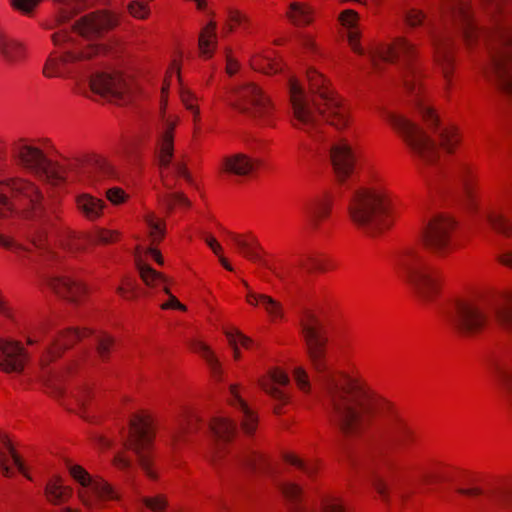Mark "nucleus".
<instances>
[{
    "mask_svg": "<svg viewBox=\"0 0 512 512\" xmlns=\"http://www.w3.org/2000/svg\"><path fill=\"white\" fill-rule=\"evenodd\" d=\"M434 55L437 63L442 67L445 77H448L453 65L452 43L449 33H435L432 35Z\"/></svg>",
    "mask_w": 512,
    "mask_h": 512,
    "instance_id": "27",
    "label": "nucleus"
},
{
    "mask_svg": "<svg viewBox=\"0 0 512 512\" xmlns=\"http://www.w3.org/2000/svg\"><path fill=\"white\" fill-rule=\"evenodd\" d=\"M52 41L56 46L67 43V47L59 52L51 53L45 61L42 73L47 78L70 77L87 82L92 93L111 102H119L127 93L125 79L116 72L92 73L95 63L92 55L105 53L107 46L91 45L85 51L70 47L67 35L55 33Z\"/></svg>",
    "mask_w": 512,
    "mask_h": 512,
    "instance_id": "3",
    "label": "nucleus"
},
{
    "mask_svg": "<svg viewBox=\"0 0 512 512\" xmlns=\"http://www.w3.org/2000/svg\"><path fill=\"white\" fill-rule=\"evenodd\" d=\"M176 121L171 117L162 115L161 125L158 127V151L159 166L162 169L169 168L173 156V131Z\"/></svg>",
    "mask_w": 512,
    "mask_h": 512,
    "instance_id": "23",
    "label": "nucleus"
},
{
    "mask_svg": "<svg viewBox=\"0 0 512 512\" xmlns=\"http://www.w3.org/2000/svg\"><path fill=\"white\" fill-rule=\"evenodd\" d=\"M285 461L287 463L297 467L298 469L302 470L304 473H306L308 475H311L315 470L313 465L307 464L302 459H300L297 456L292 455V454H287L285 456Z\"/></svg>",
    "mask_w": 512,
    "mask_h": 512,
    "instance_id": "52",
    "label": "nucleus"
},
{
    "mask_svg": "<svg viewBox=\"0 0 512 512\" xmlns=\"http://www.w3.org/2000/svg\"><path fill=\"white\" fill-rule=\"evenodd\" d=\"M117 23L115 16L94 12L83 16L79 21L76 22L75 28L84 37L87 38H98L105 31L114 27Z\"/></svg>",
    "mask_w": 512,
    "mask_h": 512,
    "instance_id": "21",
    "label": "nucleus"
},
{
    "mask_svg": "<svg viewBox=\"0 0 512 512\" xmlns=\"http://www.w3.org/2000/svg\"><path fill=\"white\" fill-rule=\"evenodd\" d=\"M330 160L338 180L343 181L353 172L356 156L351 146L341 139L330 146Z\"/></svg>",
    "mask_w": 512,
    "mask_h": 512,
    "instance_id": "20",
    "label": "nucleus"
},
{
    "mask_svg": "<svg viewBox=\"0 0 512 512\" xmlns=\"http://www.w3.org/2000/svg\"><path fill=\"white\" fill-rule=\"evenodd\" d=\"M146 3L147 2H128L127 9L134 17L145 18L149 13Z\"/></svg>",
    "mask_w": 512,
    "mask_h": 512,
    "instance_id": "53",
    "label": "nucleus"
},
{
    "mask_svg": "<svg viewBox=\"0 0 512 512\" xmlns=\"http://www.w3.org/2000/svg\"><path fill=\"white\" fill-rule=\"evenodd\" d=\"M388 121L397 130L417 158L419 165L431 167L432 171H423L427 178L444 179L462 187L468 209L476 210V200L472 189V171L463 162L443 167L439 162L438 143L428 136L418 125L403 116L389 114Z\"/></svg>",
    "mask_w": 512,
    "mask_h": 512,
    "instance_id": "5",
    "label": "nucleus"
},
{
    "mask_svg": "<svg viewBox=\"0 0 512 512\" xmlns=\"http://www.w3.org/2000/svg\"><path fill=\"white\" fill-rule=\"evenodd\" d=\"M396 265L407 281L425 300H429L437 291L438 276L422 254L421 248L406 247L397 257Z\"/></svg>",
    "mask_w": 512,
    "mask_h": 512,
    "instance_id": "11",
    "label": "nucleus"
},
{
    "mask_svg": "<svg viewBox=\"0 0 512 512\" xmlns=\"http://www.w3.org/2000/svg\"><path fill=\"white\" fill-rule=\"evenodd\" d=\"M70 475L84 488L78 492L82 503L91 507L93 497L98 500H111L116 498L113 488L102 479H93L89 473L79 465H69Z\"/></svg>",
    "mask_w": 512,
    "mask_h": 512,
    "instance_id": "16",
    "label": "nucleus"
},
{
    "mask_svg": "<svg viewBox=\"0 0 512 512\" xmlns=\"http://www.w3.org/2000/svg\"><path fill=\"white\" fill-rule=\"evenodd\" d=\"M41 237H42L41 235L39 237L33 236L31 238V242L33 243V245L36 248L39 249L40 255H41L43 261L45 262V264L47 266H49L50 264H52L54 262L58 263L60 261V256L56 252L44 248L43 244H42Z\"/></svg>",
    "mask_w": 512,
    "mask_h": 512,
    "instance_id": "45",
    "label": "nucleus"
},
{
    "mask_svg": "<svg viewBox=\"0 0 512 512\" xmlns=\"http://www.w3.org/2000/svg\"><path fill=\"white\" fill-rule=\"evenodd\" d=\"M82 170L92 182L100 181L114 174L112 166L105 159L98 156L88 157L83 162Z\"/></svg>",
    "mask_w": 512,
    "mask_h": 512,
    "instance_id": "30",
    "label": "nucleus"
},
{
    "mask_svg": "<svg viewBox=\"0 0 512 512\" xmlns=\"http://www.w3.org/2000/svg\"><path fill=\"white\" fill-rule=\"evenodd\" d=\"M332 207V197L329 194L317 196L304 206V216L307 227L317 231L321 222L328 217Z\"/></svg>",
    "mask_w": 512,
    "mask_h": 512,
    "instance_id": "24",
    "label": "nucleus"
},
{
    "mask_svg": "<svg viewBox=\"0 0 512 512\" xmlns=\"http://www.w3.org/2000/svg\"><path fill=\"white\" fill-rule=\"evenodd\" d=\"M247 302L251 305H260L273 318L283 317V309L280 302L265 294L249 292L247 294Z\"/></svg>",
    "mask_w": 512,
    "mask_h": 512,
    "instance_id": "34",
    "label": "nucleus"
},
{
    "mask_svg": "<svg viewBox=\"0 0 512 512\" xmlns=\"http://www.w3.org/2000/svg\"><path fill=\"white\" fill-rule=\"evenodd\" d=\"M227 102L238 112L261 124H269L274 113L270 98L252 82L233 85L228 92Z\"/></svg>",
    "mask_w": 512,
    "mask_h": 512,
    "instance_id": "12",
    "label": "nucleus"
},
{
    "mask_svg": "<svg viewBox=\"0 0 512 512\" xmlns=\"http://www.w3.org/2000/svg\"><path fill=\"white\" fill-rule=\"evenodd\" d=\"M29 209L33 210L34 217L39 218L43 224L52 225L51 216L42 202V195L32 183L20 178H11L0 183V219ZM0 245L17 254L28 251L26 247L2 235Z\"/></svg>",
    "mask_w": 512,
    "mask_h": 512,
    "instance_id": "7",
    "label": "nucleus"
},
{
    "mask_svg": "<svg viewBox=\"0 0 512 512\" xmlns=\"http://www.w3.org/2000/svg\"><path fill=\"white\" fill-rule=\"evenodd\" d=\"M191 346L194 349V351L201 354V356L206 360V362L208 363L212 372L215 375L220 373V362L206 344H204L201 341L195 340Z\"/></svg>",
    "mask_w": 512,
    "mask_h": 512,
    "instance_id": "43",
    "label": "nucleus"
},
{
    "mask_svg": "<svg viewBox=\"0 0 512 512\" xmlns=\"http://www.w3.org/2000/svg\"><path fill=\"white\" fill-rule=\"evenodd\" d=\"M15 11H18L26 16H31L36 10L39 2H11Z\"/></svg>",
    "mask_w": 512,
    "mask_h": 512,
    "instance_id": "55",
    "label": "nucleus"
},
{
    "mask_svg": "<svg viewBox=\"0 0 512 512\" xmlns=\"http://www.w3.org/2000/svg\"><path fill=\"white\" fill-rule=\"evenodd\" d=\"M300 326L309 360L318 374L331 423L345 436L373 431L392 448L399 451L409 449L416 434L400 410L364 383L331 371L326 358L327 337L321 320L313 312L305 311Z\"/></svg>",
    "mask_w": 512,
    "mask_h": 512,
    "instance_id": "1",
    "label": "nucleus"
},
{
    "mask_svg": "<svg viewBox=\"0 0 512 512\" xmlns=\"http://www.w3.org/2000/svg\"><path fill=\"white\" fill-rule=\"evenodd\" d=\"M153 437L152 420L148 416L135 415L130 420L125 445L137 455L139 465L150 478L156 477L149 456Z\"/></svg>",
    "mask_w": 512,
    "mask_h": 512,
    "instance_id": "14",
    "label": "nucleus"
},
{
    "mask_svg": "<svg viewBox=\"0 0 512 512\" xmlns=\"http://www.w3.org/2000/svg\"><path fill=\"white\" fill-rule=\"evenodd\" d=\"M26 360L27 353L19 342L0 340V369L7 373H20Z\"/></svg>",
    "mask_w": 512,
    "mask_h": 512,
    "instance_id": "22",
    "label": "nucleus"
},
{
    "mask_svg": "<svg viewBox=\"0 0 512 512\" xmlns=\"http://www.w3.org/2000/svg\"><path fill=\"white\" fill-rule=\"evenodd\" d=\"M281 490L284 496L292 502V512H308L305 507L300 505L302 489L295 483L284 482L281 484Z\"/></svg>",
    "mask_w": 512,
    "mask_h": 512,
    "instance_id": "40",
    "label": "nucleus"
},
{
    "mask_svg": "<svg viewBox=\"0 0 512 512\" xmlns=\"http://www.w3.org/2000/svg\"><path fill=\"white\" fill-rule=\"evenodd\" d=\"M119 237V232L116 230H108L99 228L96 230L93 239L101 244H108L116 241Z\"/></svg>",
    "mask_w": 512,
    "mask_h": 512,
    "instance_id": "49",
    "label": "nucleus"
},
{
    "mask_svg": "<svg viewBox=\"0 0 512 512\" xmlns=\"http://www.w3.org/2000/svg\"><path fill=\"white\" fill-rule=\"evenodd\" d=\"M447 328L464 339L479 334L488 324V313L483 303L471 296L451 298L442 309Z\"/></svg>",
    "mask_w": 512,
    "mask_h": 512,
    "instance_id": "10",
    "label": "nucleus"
},
{
    "mask_svg": "<svg viewBox=\"0 0 512 512\" xmlns=\"http://www.w3.org/2000/svg\"><path fill=\"white\" fill-rule=\"evenodd\" d=\"M322 512H346L343 504L336 498H330L323 501Z\"/></svg>",
    "mask_w": 512,
    "mask_h": 512,
    "instance_id": "57",
    "label": "nucleus"
},
{
    "mask_svg": "<svg viewBox=\"0 0 512 512\" xmlns=\"http://www.w3.org/2000/svg\"><path fill=\"white\" fill-rule=\"evenodd\" d=\"M210 429L215 437V444L211 454V464L220 472L222 468L240 466L247 469L257 470L265 466V459L257 451L238 446L231 449L226 447L227 443L236 434V425L226 417L215 418Z\"/></svg>",
    "mask_w": 512,
    "mask_h": 512,
    "instance_id": "9",
    "label": "nucleus"
},
{
    "mask_svg": "<svg viewBox=\"0 0 512 512\" xmlns=\"http://www.w3.org/2000/svg\"><path fill=\"white\" fill-rule=\"evenodd\" d=\"M455 221L444 214L434 216L424 226L422 242L426 250L438 255H446L453 247L452 231Z\"/></svg>",
    "mask_w": 512,
    "mask_h": 512,
    "instance_id": "15",
    "label": "nucleus"
},
{
    "mask_svg": "<svg viewBox=\"0 0 512 512\" xmlns=\"http://www.w3.org/2000/svg\"><path fill=\"white\" fill-rule=\"evenodd\" d=\"M310 94L293 77L288 79V90L293 112L294 127L309 133L320 129L321 119L338 129L348 125V108L326 84L322 74L316 70L307 71Z\"/></svg>",
    "mask_w": 512,
    "mask_h": 512,
    "instance_id": "4",
    "label": "nucleus"
},
{
    "mask_svg": "<svg viewBox=\"0 0 512 512\" xmlns=\"http://www.w3.org/2000/svg\"><path fill=\"white\" fill-rule=\"evenodd\" d=\"M299 265L308 272L323 269V264L321 260L313 256H308L305 259L301 260Z\"/></svg>",
    "mask_w": 512,
    "mask_h": 512,
    "instance_id": "56",
    "label": "nucleus"
},
{
    "mask_svg": "<svg viewBox=\"0 0 512 512\" xmlns=\"http://www.w3.org/2000/svg\"><path fill=\"white\" fill-rule=\"evenodd\" d=\"M289 383L288 376L282 371H274L271 375L269 382L262 383L263 390L269 394L275 401L286 404L288 402V395L278 388L276 385L286 386Z\"/></svg>",
    "mask_w": 512,
    "mask_h": 512,
    "instance_id": "32",
    "label": "nucleus"
},
{
    "mask_svg": "<svg viewBox=\"0 0 512 512\" xmlns=\"http://www.w3.org/2000/svg\"><path fill=\"white\" fill-rule=\"evenodd\" d=\"M90 393V390L88 388H85L76 396V401L82 409H86L87 398L90 396Z\"/></svg>",
    "mask_w": 512,
    "mask_h": 512,
    "instance_id": "63",
    "label": "nucleus"
},
{
    "mask_svg": "<svg viewBox=\"0 0 512 512\" xmlns=\"http://www.w3.org/2000/svg\"><path fill=\"white\" fill-rule=\"evenodd\" d=\"M10 155L16 165L36 176L57 183L64 180V172L54 164L44 152L25 139H18L9 147Z\"/></svg>",
    "mask_w": 512,
    "mask_h": 512,
    "instance_id": "13",
    "label": "nucleus"
},
{
    "mask_svg": "<svg viewBox=\"0 0 512 512\" xmlns=\"http://www.w3.org/2000/svg\"><path fill=\"white\" fill-rule=\"evenodd\" d=\"M45 493L50 502L60 504L71 496L72 490L58 481H50L46 485Z\"/></svg>",
    "mask_w": 512,
    "mask_h": 512,
    "instance_id": "41",
    "label": "nucleus"
},
{
    "mask_svg": "<svg viewBox=\"0 0 512 512\" xmlns=\"http://www.w3.org/2000/svg\"><path fill=\"white\" fill-rule=\"evenodd\" d=\"M387 471H378L374 476V485L378 493L386 498L388 491L396 484L394 476L390 473V467Z\"/></svg>",
    "mask_w": 512,
    "mask_h": 512,
    "instance_id": "42",
    "label": "nucleus"
},
{
    "mask_svg": "<svg viewBox=\"0 0 512 512\" xmlns=\"http://www.w3.org/2000/svg\"><path fill=\"white\" fill-rule=\"evenodd\" d=\"M173 170L176 175L183 177L187 182L192 184V177L187 171L185 165L181 162H175L173 164Z\"/></svg>",
    "mask_w": 512,
    "mask_h": 512,
    "instance_id": "61",
    "label": "nucleus"
},
{
    "mask_svg": "<svg viewBox=\"0 0 512 512\" xmlns=\"http://www.w3.org/2000/svg\"><path fill=\"white\" fill-rule=\"evenodd\" d=\"M496 318L504 329L512 332V296L503 306L497 308Z\"/></svg>",
    "mask_w": 512,
    "mask_h": 512,
    "instance_id": "44",
    "label": "nucleus"
},
{
    "mask_svg": "<svg viewBox=\"0 0 512 512\" xmlns=\"http://www.w3.org/2000/svg\"><path fill=\"white\" fill-rule=\"evenodd\" d=\"M1 442L3 444V449L0 448V470L3 475L6 477H10L12 475L10 467L7 465L8 455L13 459L14 464L17 466L18 470L28 479H31L30 476L25 472L24 465L20 459V457L15 452L10 440L6 436L1 437Z\"/></svg>",
    "mask_w": 512,
    "mask_h": 512,
    "instance_id": "31",
    "label": "nucleus"
},
{
    "mask_svg": "<svg viewBox=\"0 0 512 512\" xmlns=\"http://www.w3.org/2000/svg\"><path fill=\"white\" fill-rule=\"evenodd\" d=\"M230 393L232 396L231 404L238 408L242 413V427L243 430L250 434L255 430L257 424V418L254 413L250 410L248 405L244 402L242 398L238 395L237 387L232 385L230 387Z\"/></svg>",
    "mask_w": 512,
    "mask_h": 512,
    "instance_id": "33",
    "label": "nucleus"
},
{
    "mask_svg": "<svg viewBox=\"0 0 512 512\" xmlns=\"http://www.w3.org/2000/svg\"><path fill=\"white\" fill-rule=\"evenodd\" d=\"M142 501L152 512H162L167 507V501L163 495L144 497Z\"/></svg>",
    "mask_w": 512,
    "mask_h": 512,
    "instance_id": "48",
    "label": "nucleus"
},
{
    "mask_svg": "<svg viewBox=\"0 0 512 512\" xmlns=\"http://www.w3.org/2000/svg\"><path fill=\"white\" fill-rule=\"evenodd\" d=\"M61 241L63 247L70 252L80 251L83 248L80 239L72 231H67Z\"/></svg>",
    "mask_w": 512,
    "mask_h": 512,
    "instance_id": "50",
    "label": "nucleus"
},
{
    "mask_svg": "<svg viewBox=\"0 0 512 512\" xmlns=\"http://www.w3.org/2000/svg\"><path fill=\"white\" fill-rule=\"evenodd\" d=\"M139 272L142 280L145 282L148 286H159L163 285L164 291L169 295V300L161 305L162 309H179V310H186V307L181 304L178 299L173 296L168 287L166 286V278L161 273H158L153 268L146 264H140L139 265Z\"/></svg>",
    "mask_w": 512,
    "mask_h": 512,
    "instance_id": "28",
    "label": "nucleus"
},
{
    "mask_svg": "<svg viewBox=\"0 0 512 512\" xmlns=\"http://www.w3.org/2000/svg\"><path fill=\"white\" fill-rule=\"evenodd\" d=\"M251 66L253 69L262 71L266 74H276L283 70L281 60L272 53L254 56L251 59Z\"/></svg>",
    "mask_w": 512,
    "mask_h": 512,
    "instance_id": "36",
    "label": "nucleus"
},
{
    "mask_svg": "<svg viewBox=\"0 0 512 512\" xmlns=\"http://www.w3.org/2000/svg\"><path fill=\"white\" fill-rule=\"evenodd\" d=\"M77 207L89 220H95L102 214L104 202L96 197L83 194L77 198Z\"/></svg>",
    "mask_w": 512,
    "mask_h": 512,
    "instance_id": "35",
    "label": "nucleus"
},
{
    "mask_svg": "<svg viewBox=\"0 0 512 512\" xmlns=\"http://www.w3.org/2000/svg\"><path fill=\"white\" fill-rule=\"evenodd\" d=\"M46 281L58 296L74 304L80 303L86 294L82 283L67 275L47 271Z\"/></svg>",
    "mask_w": 512,
    "mask_h": 512,
    "instance_id": "18",
    "label": "nucleus"
},
{
    "mask_svg": "<svg viewBox=\"0 0 512 512\" xmlns=\"http://www.w3.org/2000/svg\"><path fill=\"white\" fill-rule=\"evenodd\" d=\"M294 380L300 390L306 393L310 391L311 385L305 369L302 367H296L294 369Z\"/></svg>",
    "mask_w": 512,
    "mask_h": 512,
    "instance_id": "51",
    "label": "nucleus"
},
{
    "mask_svg": "<svg viewBox=\"0 0 512 512\" xmlns=\"http://www.w3.org/2000/svg\"><path fill=\"white\" fill-rule=\"evenodd\" d=\"M342 26L348 30L349 45L359 55H367L374 69H379L382 62H397L403 65V84L406 90L415 94V105L424 121L437 136L439 145L447 152H452L459 142L454 128L445 127L439 123L438 116L432 108L418 97L417 80L418 72L414 66L416 56L415 46L403 37H398L393 44L381 49L365 51L359 44L360 34L356 29L358 15L353 10H345L339 16Z\"/></svg>",
    "mask_w": 512,
    "mask_h": 512,
    "instance_id": "2",
    "label": "nucleus"
},
{
    "mask_svg": "<svg viewBox=\"0 0 512 512\" xmlns=\"http://www.w3.org/2000/svg\"><path fill=\"white\" fill-rule=\"evenodd\" d=\"M181 99L185 107L193 112L195 117L198 116L199 110L194 103V96L190 92H182Z\"/></svg>",
    "mask_w": 512,
    "mask_h": 512,
    "instance_id": "60",
    "label": "nucleus"
},
{
    "mask_svg": "<svg viewBox=\"0 0 512 512\" xmlns=\"http://www.w3.org/2000/svg\"><path fill=\"white\" fill-rule=\"evenodd\" d=\"M27 48L23 42L10 37L0 22V57L9 66H15L26 58Z\"/></svg>",
    "mask_w": 512,
    "mask_h": 512,
    "instance_id": "25",
    "label": "nucleus"
},
{
    "mask_svg": "<svg viewBox=\"0 0 512 512\" xmlns=\"http://www.w3.org/2000/svg\"><path fill=\"white\" fill-rule=\"evenodd\" d=\"M217 44L215 25L210 23L199 36V50L202 57L210 58Z\"/></svg>",
    "mask_w": 512,
    "mask_h": 512,
    "instance_id": "37",
    "label": "nucleus"
},
{
    "mask_svg": "<svg viewBox=\"0 0 512 512\" xmlns=\"http://www.w3.org/2000/svg\"><path fill=\"white\" fill-rule=\"evenodd\" d=\"M239 68V64L236 60H234L231 56L227 55V64H226V71L227 73L232 76L234 75Z\"/></svg>",
    "mask_w": 512,
    "mask_h": 512,
    "instance_id": "64",
    "label": "nucleus"
},
{
    "mask_svg": "<svg viewBox=\"0 0 512 512\" xmlns=\"http://www.w3.org/2000/svg\"><path fill=\"white\" fill-rule=\"evenodd\" d=\"M348 211L351 221L371 236L382 232L391 224L390 200L380 190L355 188L349 200Z\"/></svg>",
    "mask_w": 512,
    "mask_h": 512,
    "instance_id": "8",
    "label": "nucleus"
},
{
    "mask_svg": "<svg viewBox=\"0 0 512 512\" xmlns=\"http://www.w3.org/2000/svg\"><path fill=\"white\" fill-rule=\"evenodd\" d=\"M425 16L422 11L417 9H408L405 11V20L408 25L415 27L421 24Z\"/></svg>",
    "mask_w": 512,
    "mask_h": 512,
    "instance_id": "54",
    "label": "nucleus"
},
{
    "mask_svg": "<svg viewBox=\"0 0 512 512\" xmlns=\"http://www.w3.org/2000/svg\"><path fill=\"white\" fill-rule=\"evenodd\" d=\"M146 223L150 229V237L153 242L160 241L164 236V223L156 220L153 215L146 217Z\"/></svg>",
    "mask_w": 512,
    "mask_h": 512,
    "instance_id": "47",
    "label": "nucleus"
},
{
    "mask_svg": "<svg viewBox=\"0 0 512 512\" xmlns=\"http://www.w3.org/2000/svg\"><path fill=\"white\" fill-rule=\"evenodd\" d=\"M445 13L469 45L478 36L488 37L474 24L466 2H450ZM489 37V60L484 73L497 83L499 89L512 97V27L501 28L489 34Z\"/></svg>",
    "mask_w": 512,
    "mask_h": 512,
    "instance_id": "6",
    "label": "nucleus"
},
{
    "mask_svg": "<svg viewBox=\"0 0 512 512\" xmlns=\"http://www.w3.org/2000/svg\"><path fill=\"white\" fill-rule=\"evenodd\" d=\"M113 343V338L108 335L101 334L96 337V351L102 360H106L108 358Z\"/></svg>",
    "mask_w": 512,
    "mask_h": 512,
    "instance_id": "46",
    "label": "nucleus"
},
{
    "mask_svg": "<svg viewBox=\"0 0 512 512\" xmlns=\"http://www.w3.org/2000/svg\"><path fill=\"white\" fill-rule=\"evenodd\" d=\"M90 334V331L85 329L83 331L78 330H68L63 333L61 337L53 341V344L48 348L46 359L42 360V365L45 366L46 362L51 358L59 355V353L72 345L75 341L79 340L82 337H85ZM62 374L59 372H54L51 370L42 367V374L40 376L41 381L44 385L51 388L55 393H61V380Z\"/></svg>",
    "mask_w": 512,
    "mask_h": 512,
    "instance_id": "17",
    "label": "nucleus"
},
{
    "mask_svg": "<svg viewBox=\"0 0 512 512\" xmlns=\"http://www.w3.org/2000/svg\"><path fill=\"white\" fill-rule=\"evenodd\" d=\"M488 368L512 404V361L501 356H493L488 362Z\"/></svg>",
    "mask_w": 512,
    "mask_h": 512,
    "instance_id": "26",
    "label": "nucleus"
},
{
    "mask_svg": "<svg viewBox=\"0 0 512 512\" xmlns=\"http://www.w3.org/2000/svg\"><path fill=\"white\" fill-rule=\"evenodd\" d=\"M107 198L113 204H120L125 200V193L122 189L113 187L106 191Z\"/></svg>",
    "mask_w": 512,
    "mask_h": 512,
    "instance_id": "59",
    "label": "nucleus"
},
{
    "mask_svg": "<svg viewBox=\"0 0 512 512\" xmlns=\"http://www.w3.org/2000/svg\"><path fill=\"white\" fill-rule=\"evenodd\" d=\"M232 244L237 248V250L246 258L251 261L258 262L262 266L269 269L278 279L285 281L286 274L276 267L270 265L266 260H264L261 256L262 247L259 244L256 237L253 235H248L247 237L241 236L235 233H228Z\"/></svg>",
    "mask_w": 512,
    "mask_h": 512,
    "instance_id": "19",
    "label": "nucleus"
},
{
    "mask_svg": "<svg viewBox=\"0 0 512 512\" xmlns=\"http://www.w3.org/2000/svg\"><path fill=\"white\" fill-rule=\"evenodd\" d=\"M78 12V10L71 5H68L64 8H61L59 12V21L65 22L72 18L73 15H75Z\"/></svg>",
    "mask_w": 512,
    "mask_h": 512,
    "instance_id": "62",
    "label": "nucleus"
},
{
    "mask_svg": "<svg viewBox=\"0 0 512 512\" xmlns=\"http://www.w3.org/2000/svg\"><path fill=\"white\" fill-rule=\"evenodd\" d=\"M175 204H180L186 207L191 205L190 201L182 193L173 192L170 193L167 199V205L171 209Z\"/></svg>",
    "mask_w": 512,
    "mask_h": 512,
    "instance_id": "58",
    "label": "nucleus"
},
{
    "mask_svg": "<svg viewBox=\"0 0 512 512\" xmlns=\"http://www.w3.org/2000/svg\"><path fill=\"white\" fill-rule=\"evenodd\" d=\"M259 163V160L253 159L246 154L236 153L224 158L223 171L228 174L245 177L256 171Z\"/></svg>",
    "mask_w": 512,
    "mask_h": 512,
    "instance_id": "29",
    "label": "nucleus"
},
{
    "mask_svg": "<svg viewBox=\"0 0 512 512\" xmlns=\"http://www.w3.org/2000/svg\"><path fill=\"white\" fill-rule=\"evenodd\" d=\"M484 217L494 230L506 237L512 236V224L502 213L486 211Z\"/></svg>",
    "mask_w": 512,
    "mask_h": 512,
    "instance_id": "39",
    "label": "nucleus"
},
{
    "mask_svg": "<svg viewBox=\"0 0 512 512\" xmlns=\"http://www.w3.org/2000/svg\"><path fill=\"white\" fill-rule=\"evenodd\" d=\"M289 18L298 25L308 24L312 21V10L305 2H290Z\"/></svg>",
    "mask_w": 512,
    "mask_h": 512,
    "instance_id": "38",
    "label": "nucleus"
}]
</instances>
